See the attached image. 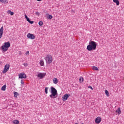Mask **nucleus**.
Masks as SVG:
<instances>
[{
  "label": "nucleus",
  "mask_w": 124,
  "mask_h": 124,
  "mask_svg": "<svg viewBox=\"0 0 124 124\" xmlns=\"http://www.w3.org/2000/svg\"><path fill=\"white\" fill-rule=\"evenodd\" d=\"M49 92L51 93L49 95L50 98L55 99V98H57V97H58V91L56 88L51 86L50 87V90H49Z\"/></svg>",
  "instance_id": "nucleus-1"
},
{
  "label": "nucleus",
  "mask_w": 124,
  "mask_h": 124,
  "mask_svg": "<svg viewBox=\"0 0 124 124\" xmlns=\"http://www.w3.org/2000/svg\"><path fill=\"white\" fill-rule=\"evenodd\" d=\"M96 46H97V43H96V42L90 41L89 42V45L87 46V49L88 51L95 50V49H96Z\"/></svg>",
  "instance_id": "nucleus-2"
},
{
  "label": "nucleus",
  "mask_w": 124,
  "mask_h": 124,
  "mask_svg": "<svg viewBox=\"0 0 124 124\" xmlns=\"http://www.w3.org/2000/svg\"><path fill=\"white\" fill-rule=\"evenodd\" d=\"M10 47V42H7L4 43V45L1 46L3 52H6L8 50V48Z\"/></svg>",
  "instance_id": "nucleus-3"
},
{
  "label": "nucleus",
  "mask_w": 124,
  "mask_h": 124,
  "mask_svg": "<svg viewBox=\"0 0 124 124\" xmlns=\"http://www.w3.org/2000/svg\"><path fill=\"white\" fill-rule=\"evenodd\" d=\"M45 59L46 63L48 64H50V63H51L52 62H53V58H52V56H51V55H47L45 58Z\"/></svg>",
  "instance_id": "nucleus-4"
},
{
  "label": "nucleus",
  "mask_w": 124,
  "mask_h": 124,
  "mask_svg": "<svg viewBox=\"0 0 124 124\" xmlns=\"http://www.w3.org/2000/svg\"><path fill=\"white\" fill-rule=\"evenodd\" d=\"M9 67H10V65L8 64H6L4 66V68L3 71V73H6V72H8L9 70Z\"/></svg>",
  "instance_id": "nucleus-5"
},
{
  "label": "nucleus",
  "mask_w": 124,
  "mask_h": 124,
  "mask_svg": "<svg viewBox=\"0 0 124 124\" xmlns=\"http://www.w3.org/2000/svg\"><path fill=\"white\" fill-rule=\"evenodd\" d=\"M46 76V73H40L38 74L37 77L40 78V79H42V78H44Z\"/></svg>",
  "instance_id": "nucleus-6"
},
{
  "label": "nucleus",
  "mask_w": 124,
  "mask_h": 124,
  "mask_svg": "<svg viewBox=\"0 0 124 124\" xmlns=\"http://www.w3.org/2000/svg\"><path fill=\"white\" fill-rule=\"evenodd\" d=\"M27 36V38H29V39H34L35 38V36L31 33H29Z\"/></svg>",
  "instance_id": "nucleus-7"
},
{
  "label": "nucleus",
  "mask_w": 124,
  "mask_h": 124,
  "mask_svg": "<svg viewBox=\"0 0 124 124\" xmlns=\"http://www.w3.org/2000/svg\"><path fill=\"white\" fill-rule=\"evenodd\" d=\"M19 78L20 79H26L27 78V75L25 73H20L18 75Z\"/></svg>",
  "instance_id": "nucleus-8"
},
{
  "label": "nucleus",
  "mask_w": 124,
  "mask_h": 124,
  "mask_svg": "<svg viewBox=\"0 0 124 124\" xmlns=\"http://www.w3.org/2000/svg\"><path fill=\"white\" fill-rule=\"evenodd\" d=\"M69 96H70V94H65L62 96V98L63 100H67V99Z\"/></svg>",
  "instance_id": "nucleus-9"
},
{
  "label": "nucleus",
  "mask_w": 124,
  "mask_h": 124,
  "mask_svg": "<svg viewBox=\"0 0 124 124\" xmlns=\"http://www.w3.org/2000/svg\"><path fill=\"white\" fill-rule=\"evenodd\" d=\"M96 124H100V122H101V117H97L95 120Z\"/></svg>",
  "instance_id": "nucleus-10"
},
{
  "label": "nucleus",
  "mask_w": 124,
  "mask_h": 124,
  "mask_svg": "<svg viewBox=\"0 0 124 124\" xmlns=\"http://www.w3.org/2000/svg\"><path fill=\"white\" fill-rule=\"evenodd\" d=\"M2 34H3V26L0 29V39L2 37Z\"/></svg>",
  "instance_id": "nucleus-11"
},
{
  "label": "nucleus",
  "mask_w": 124,
  "mask_h": 124,
  "mask_svg": "<svg viewBox=\"0 0 124 124\" xmlns=\"http://www.w3.org/2000/svg\"><path fill=\"white\" fill-rule=\"evenodd\" d=\"M0 1L2 2V3H8V1H7V0H0Z\"/></svg>",
  "instance_id": "nucleus-12"
},
{
  "label": "nucleus",
  "mask_w": 124,
  "mask_h": 124,
  "mask_svg": "<svg viewBox=\"0 0 124 124\" xmlns=\"http://www.w3.org/2000/svg\"><path fill=\"white\" fill-rule=\"evenodd\" d=\"M1 91H5L6 90V85H4L1 88Z\"/></svg>",
  "instance_id": "nucleus-13"
},
{
  "label": "nucleus",
  "mask_w": 124,
  "mask_h": 124,
  "mask_svg": "<svg viewBox=\"0 0 124 124\" xmlns=\"http://www.w3.org/2000/svg\"><path fill=\"white\" fill-rule=\"evenodd\" d=\"M113 2H115L116 3L117 5H119L120 4V2L119 1V0H113Z\"/></svg>",
  "instance_id": "nucleus-14"
},
{
  "label": "nucleus",
  "mask_w": 124,
  "mask_h": 124,
  "mask_svg": "<svg viewBox=\"0 0 124 124\" xmlns=\"http://www.w3.org/2000/svg\"><path fill=\"white\" fill-rule=\"evenodd\" d=\"M79 81L80 83H83V82H84V78H83V77H80L79 79Z\"/></svg>",
  "instance_id": "nucleus-15"
},
{
  "label": "nucleus",
  "mask_w": 124,
  "mask_h": 124,
  "mask_svg": "<svg viewBox=\"0 0 124 124\" xmlns=\"http://www.w3.org/2000/svg\"><path fill=\"white\" fill-rule=\"evenodd\" d=\"M53 83L54 84H58V78H54L53 79Z\"/></svg>",
  "instance_id": "nucleus-16"
},
{
  "label": "nucleus",
  "mask_w": 124,
  "mask_h": 124,
  "mask_svg": "<svg viewBox=\"0 0 124 124\" xmlns=\"http://www.w3.org/2000/svg\"><path fill=\"white\" fill-rule=\"evenodd\" d=\"M27 22H29V23H30V24H32L33 23H34L33 21H31V20H30V18H28L27 19Z\"/></svg>",
  "instance_id": "nucleus-17"
},
{
  "label": "nucleus",
  "mask_w": 124,
  "mask_h": 124,
  "mask_svg": "<svg viewBox=\"0 0 124 124\" xmlns=\"http://www.w3.org/2000/svg\"><path fill=\"white\" fill-rule=\"evenodd\" d=\"M8 14H10V15H11L12 16L14 15V13L13 12H11V11L10 10L8 11Z\"/></svg>",
  "instance_id": "nucleus-18"
},
{
  "label": "nucleus",
  "mask_w": 124,
  "mask_h": 124,
  "mask_svg": "<svg viewBox=\"0 0 124 124\" xmlns=\"http://www.w3.org/2000/svg\"><path fill=\"white\" fill-rule=\"evenodd\" d=\"M48 90H49V87H46L45 89V92L46 93V94H47L48 93Z\"/></svg>",
  "instance_id": "nucleus-19"
},
{
  "label": "nucleus",
  "mask_w": 124,
  "mask_h": 124,
  "mask_svg": "<svg viewBox=\"0 0 124 124\" xmlns=\"http://www.w3.org/2000/svg\"><path fill=\"white\" fill-rule=\"evenodd\" d=\"M116 112L118 113V114H121V113H122V111H121V108H118V109L116 110Z\"/></svg>",
  "instance_id": "nucleus-20"
},
{
  "label": "nucleus",
  "mask_w": 124,
  "mask_h": 124,
  "mask_svg": "<svg viewBox=\"0 0 124 124\" xmlns=\"http://www.w3.org/2000/svg\"><path fill=\"white\" fill-rule=\"evenodd\" d=\"M40 65H41V66H43V65H44V61H40Z\"/></svg>",
  "instance_id": "nucleus-21"
},
{
  "label": "nucleus",
  "mask_w": 124,
  "mask_h": 124,
  "mask_svg": "<svg viewBox=\"0 0 124 124\" xmlns=\"http://www.w3.org/2000/svg\"><path fill=\"white\" fill-rule=\"evenodd\" d=\"M13 123L14 124H19V121L18 120H14L13 121Z\"/></svg>",
  "instance_id": "nucleus-22"
},
{
  "label": "nucleus",
  "mask_w": 124,
  "mask_h": 124,
  "mask_svg": "<svg viewBox=\"0 0 124 124\" xmlns=\"http://www.w3.org/2000/svg\"><path fill=\"white\" fill-rule=\"evenodd\" d=\"M53 18V16L52 15H49L47 16V19H48L49 20H51V19H52Z\"/></svg>",
  "instance_id": "nucleus-23"
},
{
  "label": "nucleus",
  "mask_w": 124,
  "mask_h": 124,
  "mask_svg": "<svg viewBox=\"0 0 124 124\" xmlns=\"http://www.w3.org/2000/svg\"><path fill=\"white\" fill-rule=\"evenodd\" d=\"M93 70H96V71H97V70H98V68H97V67H96L95 66H93Z\"/></svg>",
  "instance_id": "nucleus-24"
},
{
  "label": "nucleus",
  "mask_w": 124,
  "mask_h": 124,
  "mask_svg": "<svg viewBox=\"0 0 124 124\" xmlns=\"http://www.w3.org/2000/svg\"><path fill=\"white\" fill-rule=\"evenodd\" d=\"M14 96H15L16 97H17V96H18V93L16 92H14Z\"/></svg>",
  "instance_id": "nucleus-25"
},
{
  "label": "nucleus",
  "mask_w": 124,
  "mask_h": 124,
  "mask_svg": "<svg viewBox=\"0 0 124 124\" xmlns=\"http://www.w3.org/2000/svg\"><path fill=\"white\" fill-rule=\"evenodd\" d=\"M105 93L107 96H109V92L107 90H105Z\"/></svg>",
  "instance_id": "nucleus-26"
},
{
  "label": "nucleus",
  "mask_w": 124,
  "mask_h": 124,
  "mask_svg": "<svg viewBox=\"0 0 124 124\" xmlns=\"http://www.w3.org/2000/svg\"><path fill=\"white\" fill-rule=\"evenodd\" d=\"M39 26H43V22H42V21H39Z\"/></svg>",
  "instance_id": "nucleus-27"
},
{
  "label": "nucleus",
  "mask_w": 124,
  "mask_h": 124,
  "mask_svg": "<svg viewBox=\"0 0 124 124\" xmlns=\"http://www.w3.org/2000/svg\"><path fill=\"white\" fill-rule=\"evenodd\" d=\"M21 84H22V85H23V86H24V85H25V84H24V80H21Z\"/></svg>",
  "instance_id": "nucleus-28"
},
{
  "label": "nucleus",
  "mask_w": 124,
  "mask_h": 124,
  "mask_svg": "<svg viewBox=\"0 0 124 124\" xmlns=\"http://www.w3.org/2000/svg\"><path fill=\"white\" fill-rule=\"evenodd\" d=\"M23 65H24V66H28V64H27V63H24L23 64Z\"/></svg>",
  "instance_id": "nucleus-29"
},
{
  "label": "nucleus",
  "mask_w": 124,
  "mask_h": 124,
  "mask_svg": "<svg viewBox=\"0 0 124 124\" xmlns=\"http://www.w3.org/2000/svg\"><path fill=\"white\" fill-rule=\"evenodd\" d=\"M25 18H26V19H27L29 17H28V16H27V15H25Z\"/></svg>",
  "instance_id": "nucleus-30"
},
{
  "label": "nucleus",
  "mask_w": 124,
  "mask_h": 124,
  "mask_svg": "<svg viewBox=\"0 0 124 124\" xmlns=\"http://www.w3.org/2000/svg\"><path fill=\"white\" fill-rule=\"evenodd\" d=\"M30 54V51H27L26 52V55H29Z\"/></svg>",
  "instance_id": "nucleus-31"
},
{
  "label": "nucleus",
  "mask_w": 124,
  "mask_h": 124,
  "mask_svg": "<svg viewBox=\"0 0 124 124\" xmlns=\"http://www.w3.org/2000/svg\"><path fill=\"white\" fill-rule=\"evenodd\" d=\"M88 88H89V89H92V90H93V87H92V86H89Z\"/></svg>",
  "instance_id": "nucleus-32"
},
{
  "label": "nucleus",
  "mask_w": 124,
  "mask_h": 124,
  "mask_svg": "<svg viewBox=\"0 0 124 124\" xmlns=\"http://www.w3.org/2000/svg\"><path fill=\"white\" fill-rule=\"evenodd\" d=\"M37 0V1H41V0Z\"/></svg>",
  "instance_id": "nucleus-33"
}]
</instances>
